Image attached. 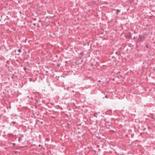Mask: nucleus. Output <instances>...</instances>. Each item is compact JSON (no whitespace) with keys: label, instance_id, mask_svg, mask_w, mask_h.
Masks as SVG:
<instances>
[{"label":"nucleus","instance_id":"15","mask_svg":"<svg viewBox=\"0 0 155 155\" xmlns=\"http://www.w3.org/2000/svg\"><path fill=\"white\" fill-rule=\"evenodd\" d=\"M13 123H15V122H13Z\"/></svg>","mask_w":155,"mask_h":155},{"label":"nucleus","instance_id":"14","mask_svg":"<svg viewBox=\"0 0 155 155\" xmlns=\"http://www.w3.org/2000/svg\"><path fill=\"white\" fill-rule=\"evenodd\" d=\"M24 70H25V71L26 70V68H24Z\"/></svg>","mask_w":155,"mask_h":155},{"label":"nucleus","instance_id":"4","mask_svg":"<svg viewBox=\"0 0 155 155\" xmlns=\"http://www.w3.org/2000/svg\"><path fill=\"white\" fill-rule=\"evenodd\" d=\"M14 153H15V154H17V153H19V152H18V151H15L14 152Z\"/></svg>","mask_w":155,"mask_h":155},{"label":"nucleus","instance_id":"6","mask_svg":"<svg viewBox=\"0 0 155 155\" xmlns=\"http://www.w3.org/2000/svg\"><path fill=\"white\" fill-rule=\"evenodd\" d=\"M105 97L106 98H108V96L107 95H106L105 96Z\"/></svg>","mask_w":155,"mask_h":155},{"label":"nucleus","instance_id":"9","mask_svg":"<svg viewBox=\"0 0 155 155\" xmlns=\"http://www.w3.org/2000/svg\"><path fill=\"white\" fill-rule=\"evenodd\" d=\"M137 38L135 37H134V38H133V39H135V38Z\"/></svg>","mask_w":155,"mask_h":155},{"label":"nucleus","instance_id":"1","mask_svg":"<svg viewBox=\"0 0 155 155\" xmlns=\"http://www.w3.org/2000/svg\"><path fill=\"white\" fill-rule=\"evenodd\" d=\"M115 10L117 11V12H116V13L117 15L118 14L119 12H120V11L119 9H116Z\"/></svg>","mask_w":155,"mask_h":155},{"label":"nucleus","instance_id":"11","mask_svg":"<svg viewBox=\"0 0 155 155\" xmlns=\"http://www.w3.org/2000/svg\"><path fill=\"white\" fill-rule=\"evenodd\" d=\"M33 25H34V26H35V25L36 24H35V23H33Z\"/></svg>","mask_w":155,"mask_h":155},{"label":"nucleus","instance_id":"13","mask_svg":"<svg viewBox=\"0 0 155 155\" xmlns=\"http://www.w3.org/2000/svg\"><path fill=\"white\" fill-rule=\"evenodd\" d=\"M90 43V42H88L87 43V44H88V45H89L88 44L89 43Z\"/></svg>","mask_w":155,"mask_h":155},{"label":"nucleus","instance_id":"3","mask_svg":"<svg viewBox=\"0 0 155 155\" xmlns=\"http://www.w3.org/2000/svg\"><path fill=\"white\" fill-rule=\"evenodd\" d=\"M18 51L19 52H21V49H19L18 50Z\"/></svg>","mask_w":155,"mask_h":155},{"label":"nucleus","instance_id":"7","mask_svg":"<svg viewBox=\"0 0 155 155\" xmlns=\"http://www.w3.org/2000/svg\"><path fill=\"white\" fill-rule=\"evenodd\" d=\"M115 54H118V55H119V54H118V52H115Z\"/></svg>","mask_w":155,"mask_h":155},{"label":"nucleus","instance_id":"5","mask_svg":"<svg viewBox=\"0 0 155 155\" xmlns=\"http://www.w3.org/2000/svg\"><path fill=\"white\" fill-rule=\"evenodd\" d=\"M12 144L13 146H15V143H12Z\"/></svg>","mask_w":155,"mask_h":155},{"label":"nucleus","instance_id":"10","mask_svg":"<svg viewBox=\"0 0 155 155\" xmlns=\"http://www.w3.org/2000/svg\"><path fill=\"white\" fill-rule=\"evenodd\" d=\"M98 82H101V81L100 80H98Z\"/></svg>","mask_w":155,"mask_h":155},{"label":"nucleus","instance_id":"16","mask_svg":"<svg viewBox=\"0 0 155 155\" xmlns=\"http://www.w3.org/2000/svg\"><path fill=\"white\" fill-rule=\"evenodd\" d=\"M97 147H99V146H97Z\"/></svg>","mask_w":155,"mask_h":155},{"label":"nucleus","instance_id":"2","mask_svg":"<svg viewBox=\"0 0 155 155\" xmlns=\"http://www.w3.org/2000/svg\"><path fill=\"white\" fill-rule=\"evenodd\" d=\"M145 47L147 48H149V47H148V45H147V44H146L145 45Z\"/></svg>","mask_w":155,"mask_h":155},{"label":"nucleus","instance_id":"8","mask_svg":"<svg viewBox=\"0 0 155 155\" xmlns=\"http://www.w3.org/2000/svg\"><path fill=\"white\" fill-rule=\"evenodd\" d=\"M20 139H21V138H19L18 139V141L19 142H20Z\"/></svg>","mask_w":155,"mask_h":155},{"label":"nucleus","instance_id":"12","mask_svg":"<svg viewBox=\"0 0 155 155\" xmlns=\"http://www.w3.org/2000/svg\"><path fill=\"white\" fill-rule=\"evenodd\" d=\"M145 129H146V128H144L143 129V130H145Z\"/></svg>","mask_w":155,"mask_h":155}]
</instances>
